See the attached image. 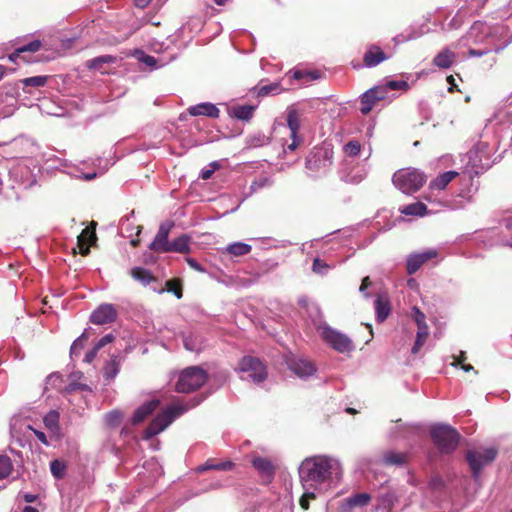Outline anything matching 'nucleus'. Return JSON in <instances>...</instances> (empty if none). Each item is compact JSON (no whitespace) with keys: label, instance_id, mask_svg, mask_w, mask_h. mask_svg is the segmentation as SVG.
Masks as SVG:
<instances>
[{"label":"nucleus","instance_id":"a211bd4d","mask_svg":"<svg viewBox=\"0 0 512 512\" xmlns=\"http://www.w3.org/2000/svg\"><path fill=\"white\" fill-rule=\"evenodd\" d=\"M490 146L487 142H478L470 151V159L475 163L478 162L482 167H489V159L491 156Z\"/></svg>","mask_w":512,"mask_h":512},{"label":"nucleus","instance_id":"79ce46f5","mask_svg":"<svg viewBox=\"0 0 512 512\" xmlns=\"http://www.w3.org/2000/svg\"><path fill=\"white\" fill-rule=\"evenodd\" d=\"M13 471V464L9 456L0 454V480L8 478Z\"/></svg>","mask_w":512,"mask_h":512},{"label":"nucleus","instance_id":"ea45409f","mask_svg":"<svg viewBox=\"0 0 512 512\" xmlns=\"http://www.w3.org/2000/svg\"><path fill=\"white\" fill-rule=\"evenodd\" d=\"M119 373V364L116 357H113L104 367L103 375L107 384H109Z\"/></svg>","mask_w":512,"mask_h":512},{"label":"nucleus","instance_id":"39448f33","mask_svg":"<svg viewBox=\"0 0 512 512\" xmlns=\"http://www.w3.org/2000/svg\"><path fill=\"white\" fill-rule=\"evenodd\" d=\"M317 331L322 340L339 353H349L355 349L352 340L346 334L326 323L320 324L317 327Z\"/></svg>","mask_w":512,"mask_h":512},{"label":"nucleus","instance_id":"603ef678","mask_svg":"<svg viewBox=\"0 0 512 512\" xmlns=\"http://www.w3.org/2000/svg\"><path fill=\"white\" fill-rule=\"evenodd\" d=\"M281 91V86L279 83H271L268 85H263L258 90V96H267V95H276Z\"/></svg>","mask_w":512,"mask_h":512},{"label":"nucleus","instance_id":"338daca9","mask_svg":"<svg viewBox=\"0 0 512 512\" xmlns=\"http://www.w3.org/2000/svg\"><path fill=\"white\" fill-rule=\"evenodd\" d=\"M443 481L440 477H434L429 481V487L432 489H441Z\"/></svg>","mask_w":512,"mask_h":512},{"label":"nucleus","instance_id":"58836bf2","mask_svg":"<svg viewBox=\"0 0 512 512\" xmlns=\"http://www.w3.org/2000/svg\"><path fill=\"white\" fill-rule=\"evenodd\" d=\"M508 43H509V41H504V43L500 44V45L488 44V46L485 47L484 49L469 48L468 55L470 57H481L491 51L499 52V51L503 50L508 45Z\"/></svg>","mask_w":512,"mask_h":512},{"label":"nucleus","instance_id":"f704fd0d","mask_svg":"<svg viewBox=\"0 0 512 512\" xmlns=\"http://www.w3.org/2000/svg\"><path fill=\"white\" fill-rule=\"evenodd\" d=\"M373 91L367 90L360 97V111L363 115H367L373 108V106L378 102L376 97L373 96Z\"/></svg>","mask_w":512,"mask_h":512},{"label":"nucleus","instance_id":"bb28decb","mask_svg":"<svg viewBox=\"0 0 512 512\" xmlns=\"http://www.w3.org/2000/svg\"><path fill=\"white\" fill-rule=\"evenodd\" d=\"M190 251V237L187 234H182L178 238L171 241L164 249L165 253L176 252V253H188Z\"/></svg>","mask_w":512,"mask_h":512},{"label":"nucleus","instance_id":"c03bdc74","mask_svg":"<svg viewBox=\"0 0 512 512\" xmlns=\"http://www.w3.org/2000/svg\"><path fill=\"white\" fill-rule=\"evenodd\" d=\"M43 421L50 431L56 432L59 428V413L52 410L45 415Z\"/></svg>","mask_w":512,"mask_h":512},{"label":"nucleus","instance_id":"aec40b11","mask_svg":"<svg viewBox=\"0 0 512 512\" xmlns=\"http://www.w3.org/2000/svg\"><path fill=\"white\" fill-rule=\"evenodd\" d=\"M183 344L186 350L199 353L205 348L206 340L199 332H189L183 335Z\"/></svg>","mask_w":512,"mask_h":512},{"label":"nucleus","instance_id":"a18cd8bd","mask_svg":"<svg viewBox=\"0 0 512 512\" xmlns=\"http://www.w3.org/2000/svg\"><path fill=\"white\" fill-rule=\"evenodd\" d=\"M332 269V266L326 263L325 261L321 260L319 257H315L313 259L312 264V271L313 273L325 276L329 273V271Z\"/></svg>","mask_w":512,"mask_h":512},{"label":"nucleus","instance_id":"2eb2a0df","mask_svg":"<svg viewBox=\"0 0 512 512\" xmlns=\"http://www.w3.org/2000/svg\"><path fill=\"white\" fill-rule=\"evenodd\" d=\"M287 126L290 130V137L292 139L291 144L287 146V150L294 151L301 141V138L298 136L300 119L298 112L295 109H289L287 112Z\"/></svg>","mask_w":512,"mask_h":512},{"label":"nucleus","instance_id":"4be33fe9","mask_svg":"<svg viewBox=\"0 0 512 512\" xmlns=\"http://www.w3.org/2000/svg\"><path fill=\"white\" fill-rule=\"evenodd\" d=\"M188 112L192 116H207L214 119L218 118L220 115V110L217 106L210 102L193 105L188 108Z\"/></svg>","mask_w":512,"mask_h":512},{"label":"nucleus","instance_id":"473e14b6","mask_svg":"<svg viewBox=\"0 0 512 512\" xmlns=\"http://www.w3.org/2000/svg\"><path fill=\"white\" fill-rule=\"evenodd\" d=\"M399 211L406 216H424L427 213V207L422 202H415L400 207Z\"/></svg>","mask_w":512,"mask_h":512},{"label":"nucleus","instance_id":"b1692460","mask_svg":"<svg viewBox=\"0 0 512 512\" xmlns=\"http://www.w3.org/2000/svg\"><path fill=\"white\" fill-rule=\"evenodd\" d=\"M388 59V56L379 46L371 45L364 54L363 61L366 67H375Z\"/></svg>","mask_w":512,"mask_h":512},{"label":"nucleus","instance_id":"0eeeda50","mask_svg":"<svg viewBox=\"0 0 512 512\" xmlns=\"http://www.w3.org/2000/svg\"><path fill=\"white\" fill-rule=\"evenodd\" d=\"M431 437L435 445L443 453H451L459 443L460 435L456 429L449 425H436L431 430Z\"/></svg>","mask_w":512,"mask_h":512},{"label":"nucleus","instance_id":"20e7f679","mask_svg":"<svg viewBox=\"0 0 512 512\" xmlns=\"http://www.w3.org/2000/svg\"><path fill=\"white\" fill-rule=\"evenodd\" d=\"M392 181L402 193L412 195L423 187L426 175L416 168H404L394 173Z\"/></svg>","mask_w":512,"mask_h":512},{"label":"nucleus","instance_id":"5fc2aeb1","mask_svg":"<svg viewBox=\"0 0 512 512\" xmlns=\"http://www.w3.org/2000/svg\"><path fill=\"white\" fill-rule=\"evenodd\" d=\"M360 150L361 145L356 140H351L344 146L345 153L351 157L357 156L360 153Z\"/></svg>","mask_w":512,"mask_h":512},{"label":"nucleus","instance_id":"dca6fc26","mask_svg":"<svg viewBox=\"0 0 512 512\" xmlns=\"http://www.w3.org/2000/svg\"><path fill=\"white\" fill-rule=\"evenodd\" d=\"M371 501V495L369 493H356L345 498L340 505L342 512H354L355 509L363 508Z\"/></svg>","mask_w":512,"mask_h":512},{"label":"nucleus","instance_id":"7ed1b4c3","mask_svg":"<svg viewBox=\"0 0 512 512\" xmlns=\"http://www.w3.org/2000/svg\"><path fill=\"white\" fill-rule=\"evenodd\" d=\"M189 406L173 404L158 414L143 432V439L148 440L164 431L176 418L189 410Z\"/></svg>","mask_w":512,"mask_h":512},{"label":"nucleus","instance_id":"cd10ccee","mask_svg":"<svg viewBox=\"0 0 512 512\" xmlns=\"http://www.w3.org/2000/svg\"><path fill=\"white\" fill-rule=\"evenodd\" d=\"M374 307L377 322H384L388 318L391 311L389 300L382 296H378L374 301Z\"/></svg>","mask_w":512,"mask_h":512},{"label":"nucleus","instance_id":"8fccbe9b","mask_svg":"<svg viewBox=\"0 0 512 512\" xmlns=\"http://www.w3.org/2000/svg\"><path fill=\"white\" fill-rule=\"evenodd\" d=\"M66 464L65 462L55 459L50 463V471L56 479H62L65 475Z\"/></svg>","mask_w":512,"mask_h":512},{"label":"nucleus","instance_id":"5701e85b","mask_svg":"<svg viewBox=\"0 0 512 512\" xmlns=\"http://www.w3.org/2000/svg\"><path fill=\"white\" fill-rule=\"evenodd\" d=\"M409 455L394 450L385 451L381 457V463L385 466L402 467L408 463Z\"/></svg>","mask_w":512,"mask_h":512},{"label":"nucleus","instance_id":"a878e982","mask_svg":"<svg viewBox=\"0 0 512 512\" xmlns=\"http://www.w3.org/2000/svg\"><path fill=\"white\" fill-rule=\"evenodd\" d=\"M456 60V54L449 48L440 51L433 59V64L441 69L450 68Z\"/></svg>","mask_w":512,"mask_h":512},{"label":"nucleus","instance_id":"37998d69","mask_svg":"<svg viewBox=\"0 0 512 512\" xmlns=\"http://www.w3.org/2000/svg\"><path fill=\"white\" fill-rule=\"evenodd\" d=\"M47 81H48V76H44V75L27 77V78L20 80L24 89L28 88V87H34V88L43 87L47 83Z\"/></svg>","mask_w":512,"mask_h":512},{"label":"nucleus","instance_id":"69168bd1","mask_svg":"<svg viewBox=\"0 0 512 512\" xmlns=\"http://www.w3.org/2000/svg\"><path fill=\"white\" fill-rule=\"evenodd\" d=\"M98 351L99 349H96V346L94 345V347L85 354L84 362L90 364L95 359Z\"/></svg>","mask_w":512,"mask_h":512},{"label":"nucleus","instance_id":"6ab92c4d","mask_svg":"<svg viewBox=\"0 0 512 512\" xmlns=\"http://www.w3.org/2000/svg\"><path fill=\"white\" fill-rule=\"evenodd\" d=\"M159 404L160 401L158 399H152L139 406L132 415L131 423L133 425H137L143 422L150 414H152L157 409Z\"/></svg>","mask_w":512,"mask_h":512},{"label":"nucleus","instance_id":"774afa93","mask_svg":"<svg viewBox=\"0 0 512 512\" xmlns=\"http://www.w3.org/2000/svg\"><path fill=\"white\" fill-rule=\"evenodd\" d=\"M187 262H188L189 266L191 268H193L194 270L199 271V272H204V268L195 259L188 258Z\"/></svg>","mask_w":512,"mask_h":512},{"label":"nucleus","instance_id":"4d7b16f0","mask_svg":"<svg viewBox=\"0 0 512 512\" xmlns=\"http://www.w3.org/2000/svg\"><path fill=\"white\" fill-rule=\"evenodd\" d=\"M369 91H373V96L376 97L378 101L384 100L388 97V89L387 86L384 84L377 85L373 88H370Z\"/></svg>","mask_w":512,"mask_h":512},{"label":"nucleus","instance_id":"7c9ffc66","mask_svg":"<svg viewBox=\"0 0 512 512\" xmlns=\"http://www.w3.org/2000/svg\"><path fill=\"white\" fill-rule=\"evenodd\" d=\"M130 274L134 280L140 282L144 286H147L156 280L148 269L142 267H134L131 269Z\"/></svg>","mask_w":512,"mask_h":512},{"label":"nucleus","instance_id":"393cba45","mask_svg":"<svg viewBox=\"0 0 512 512\" xmlns=\"http://www.w3.org/2000/svg\"><path fill=\"white\" fill-rule=\"evenodd\" d=\"M459 173L457 171H446L440 175H438L435 179H433L429 184L430 190H444L451 181H453Z\"/></svg>","mask_w":512,"mask_h":512},{"label":"nucleus","instance_id":"3c124183","mask_svg":"<svg viewBox=\"0 0 512 512\" xmlns=\"http://www.w3.org/2000/svg\"><path fill=\"white\" fill-rule=\"evenodd\" d=\"M428 333H429L428 327H423L422 330L417 331L416 340H415V343L411 350V352L413 354H417L419 352V350L424 345V343L427 339Z\"/></svg>","mask_w":512,"mask_h":512},{"label":"nucleus","instance_id":"e433bc0d","mask_svg":"<svg viewBox=\"0 0 512 512\" xmlns=\"http://www.w3.org/2000/svg\"><path fill=\"white\" fill-rule=\"evenodd\" d=\"M116 61V57L112 55H101L87 61V67L93 70H101L103 65L111 64Z\"/></svg>","mask_w":512,"mask_h":512},{"label":"nucleus","instance_id":"9b49d317","mask_svg":"<svg viewBox=\"0 0 512 512\" xmlns=\"http://www.w3.org/2000/svg\"><path fill=\"white\" fill-rule=\"evenodd\" d=\"M287 365L289 370L301 379H308L317 371L313 362L301 357L290 358L287 361Z\"/></svg>","mask_w":512,"mask_h":512},{"label":"nucleus","instance_id":"423d86ee","mask_svg":"<svg viewBox=\"0 0 512 512\" xmlns=\"http://www.w3.org/2000/svg\"><path fill=\"white\" fill-rule=\"evenodd\" d=\"M333 150L328 146L314 147L306 158L305 167L311 175L325 173L332 165Z\"/></svg>","mask_w":512,"mask_h":512},{"label":"nucleus","instance_id":"680f3d73","mask_svg":"<svg viewBox=\"0 0 512 512\" xmlns=\"http://www.w3.org/2000/svg\"><path fill=\"white\" fill-rule=\"evenodd\" d=\"M114 335L109 333V334H106L104 335L96 344V349H101L102 347H104L105 345L111 343L113 340H114Z\"/></svg>","mask_w":512,"mask_h":512},{"label":"nucleus","instance_id":"72a5a7b5","mask_svg":"<svg viewBox=\"0 0 512 512\" xmlns=\"http://www.w3.org/2000/svg\"><path fill=\"white\" fill-rule=\"evenodd\" d=\"M136 58L139 62L145 64L151 69H157L165 65V62L162 59L155 58L154 56L144 53L143 51H137Z\"/></svg>","mask_w":512,"mask_h":512},{"label":"nucleus","instance_id":"09e8293b","mask_svg":"<svg viewBox=\"0 0 512 512\" xmlns=\"http://www.w3.org/2000/svg\"><path fill=\"white\" fill-rule=\"evenodd\" d=\"M273 184V179L269 176H260L259 178L255 179L251 185H250V192L255 193L258 190L270 187Z\"/></svg>","mask_w":512,"mask_h":512},{"label":"nucleus","instance_id":"bf43d9fd","mask_svg":"<svg viewBox=\"0 0 512 512\" xmlns=\"http://www.w3.org/2000/svg\"><path fill=\"white\" fill-rule=\"evenodd\" d=\"M88 237L86 230H84L81 235L78 237V244L80 247V251L83 255H87L89 253V244L85 243V239Z\"/></svg>","mask_w":512,"mask_h":512},{"label":"nucleus","instance_id":"e2e57ef3","mask_svg":"<svg viewBox=\"0 0 512 512\" xmlns=\"http://www.w3.org/2000/svg\"><path fill=\"white\" fill-rule=\"evenodd\" d=\"M28 428L30 430L33 431V433L35 434L36 438L44 445L48 446L49 445V442L47 440V436L46 434L43 432V431H40V430H37V429H34L32 426H28Z\"/></svg>","mask_w":512,"mask_h":512},{"label":"nucleus","instance_id":"1a4fd4ad","mask_svg":"<svg viewBox=\"0 0 512 512\" xmlns=\"http://www.w3.org/2000/svg\"><path fill=\"white\" fill-rule=\"evenodd\" d=\"M241 378L254 383H261L267 378V368L264 363L253 356H244L239 363Z\"/></svg>","mask_w":512,"mask_h":512},{"label":"nucleus","instance_id":"a19ab883","mask_svg":"<svg viewBox=\"0 0 512 512\" xmlns=\"http://www.w3.org/2000/svg\"><path fill=\"white\" fill-rule=\"evenodd\" d=\"M123 419L122 411L118 409L107 412L104 416L105 423L110 428L118 427Z\"/></svg>","mask_w":512,"mask_h":512},{"label":"nucleus","instance_id":"2f4dec72","mask_svg":"<svg viewBox=\"0 0 512 512\" xmlns=\"http://www.w3.org/2000/svg\"><path fill=\"white\" fill-rule=\"evenodd\" d=\"M234 463L231 461H221V462H215L214 460L210 459L206 461L203 465L199 466L197 468L198 472H205L208 470H221V471H229L233 468Z\"/></svg>","mask_w":512,"mask_h":512},{"label":"nucleus","instance_id":"c85d7f7f","mask_svg":"<svg viewBox=\"0 0 512 512\" xmlns=\"http://www.w3.org/2000/svg\"><path fill=\"white\" fill-rule=\"evenodd\" d=\"M254 110L255 106L253 105H240L229 108L228 113L231 117L248 121L252 118Z\"/></svg>","mask_w":512,"mask_h":512},{"label":"nucleus","instance_id":"f8f14e48","mask_svg":"<svg viewBox=\"0 0 512 512\" xmlns=\"http://www.w3.org/2000/svg\"><path fill=\"white\" fill-rule=\"evenodd\" d=\"M438 251L436 249H427L422 252H414L406 258V270L409 275L416 273L421 266L430 259L436 258Z\"/></svg>","mask_w":512,"mask_h":512},{"label":"nucleus","instance_id":"ddd939ff","mask_svg":"<svg viewBox=\"0 0 512 512\" xmlns=\"http://www.w3.org/2000/svg\"><path fill=\"white\" fill-rule=\"evenodd\" d=\"M117 318V311L113 304L99 305L90 315V321L96 325L113 323Z\"/></svg>","mask_w":512,"mask_h":512},{"label":"nucleus","instance_id":"c756f323","mask_svg":"<svg viewBox=\"0 0 512 512\" xmlns=\"http://www.w3.org/2000/svg\"><path fill=\"white\" fill-rule=\"evenodd\" d=\"M251 250L252 246L250 244L244 242H233L225 247L223 253L239 257L249 254Z\"/></svg>","mask_w":512,"mask_h":512},{"label":"nucleus","instance_id":"864d4df0","mask_svg":"<svg viewBox=\"0 0 512 512\" xmlns=\"http://www.w3.org/2000/svg\"><path fill=\"white\" fill-rule=\"evenodd\" d=\"M412 315H413V319L414 321L416 322L417 326H418V330H422L423 327H428L427 324H426V316L425 314L420 311V309L416 306H414L412 308Z\"/></svg>","mask_w":512,"mask_h":512},{"label":"nucleus","instance_id":"6e6d98bb","mask_svg":"<svg viewBox=\"0 0 512 512\" xmlns=\"http://www.w3.org/2000/svg\"><path fill=\"white\" fill-rule=\"evenodd\" d=\"M387 86L388 91L389 90H408L409 84L405 80H389L385 83Z\"/></svg>","mask_w":512,"mask_h":512},{"label":"nucleus","instance_id":"13d9d810","mask_svg":"<svg viewBox=\"0 0 512 512\" xmlns=\"http://www.w3.org/2000/svg\"><path fill=\"white\" fill-rule=\"evenodd\" d=\"M219 167V164L217 161H214V162H211L209 164V167L208 168H204L201 170L200 172V177L203 179V180H208L211 178V176L213 175V173L215 172V170Z\"/></svg>","mask_w":512,"mask_h":512},{"label":"nucleus","instance_id":"6e6552de","mask_svg":"<svg viewBox=\"0 0 512 512\" xmlns=\"http://www.w3.org/2000/svg\"><path fill=\"white\" fill-rule=\"evenodd\" d=\"M207 380L206 372L197 366L184 369L176 383V390L180 393H190L200 388Z\"/></svg>","mask_w":512,"mask_h":512},{"label":"nucleus","instance_id":"9d476101","mask_svg":"<svg viewBox=\"0 0 512 512\" xmlns=\"http://www.w3.org/2000/svg\"><path fill=\"white\" fill-rule=\"evenodd\" d=\"M496 455L497 451L494 448L468 451L466 460L472 470L473 477L477 478L483 467L493 462Z\"/></svg>","mask_w":512,"mask_h":512},{"label":"nucleus","instance_id":"de8ad7c7","mask_svg":"<svg viewBox=\"0 0 512 512\" xmlns=\"http://www.w3.org/2000/svg\"><path fill=\"white\" fill-rule=\"evenodd\" d=\"M269 143V138L263 133H257L251 135L247 138V145L250 148H257L267 145Z\"/></svg>","mask_w":512,"mask_h":512},{"label":"nucleus","instance_id":"f3484780","mask_svg":"<svg viewBox=\"0 0 512 512\" xmlns=\"http://www.w3.org/2000/svg\"><path fill=\"white\" fill-rule=\"evenodd\" d=\"M173 224L171 222L163 223L160 225L159 230L151 242L149 248L156 252L165 253L164 249L168 247L169 241L168 236Z\"/></svg>","mask_w":512,"mask_h":512},{"label":"nucleus","instance_id":"052dcab7","mask_svg":"<svg viewBox=\"0 0 512 512\" xmlns=\"http://www.w3.org/2000/svg\"><path fill=\"white\" fill-rule=\"evenodd\" d=\"M394 500L392 494H385L379 498V507L389 508L393 505Z\"/></svg>","mask_w":512,"mask_h":512},{"label":"nucleus","instance_id":"412c9836","mask_svg":"<svg viewBox=\"0 0 512 512\" xmlns=\"http://www.w3.org/2000/svg\"><path fill=\"white\" fill-rule=\"evenodd\" d=\"M252 465L266 483L273 479L274 467L270 460L263 457H254L252 459Z\"/></svg>","mask_w":512,"mask_h":512},{"label":"nucleus","instance_id":"0e129e2a","mask_svg":"<svg viewBox=\"0 0 512 512\" xmlns=\"http://www.w3.org/2000/svg\"><path fill=\"white\" fill-rule=\"evenodd\" d=\"M67 390L69 392H72V391H76V390H81V391H90V388L88 387V385L86 384H81V383H70L68 386H67Z\"/></svg>","mask_w":512,"mask_h":512},{"label":"nucleus","instance_id":"f03ea898","mask_svg":"<svg viewBox=\"0 0 512 512\" xmlns=\"http://www.w3.org/2000/svg\"><path fill=\"white\" fill-rule=\"evenodd\" d=\"M504 31L501 25L490 27L485 22L476 21L470 27L469 31L463 36L454 47H470L472 44H494L493 39Z\"/></svg>","mask_w":512,"mask_h":512},{"label":"nucleus","instance_id":"f257e3e1","mask_svg":"<svg viewBox=\"0 0 512 512\" xmlns=\"http://www.w3.org/2000/svg\"><path fill=\"white\" fill-rule=\"evenodd\" d=\"M341 473V464L335 458L316 455L304 459L299 466V477L304 489V494L300 499L301 507L305 510L308 509L309 499L315 498L317 493L330 488L333 480H338Z\"/></svg>","mask_w":512,"mask_h":512},{"label":"nucleus","instance_id":"4468645a","mask_svg":"<svg viewBox=\"0 0 512 512\" xmlns=\"http://www.w3.org/2000/svg\"><path fill=\"white\" fill-rule=\"evenodd\" d=\"M487 1L488 0H465L466 7L459 9L457 14L450 21L449 26L454 29L460 27L464 16L478 13Z\"/></svg>","mask_w":512,"mask_h":512},{"label":"nucleus","instance_id":"c9c22d12","mask_svg":"<svg viewBox=\"0 0 512 512\" xmlns=\"http://www.w3.org/2000/svg\"><path fill=\"white\" fill-rule=\"evenodd\" d=\"M321 77L320 72L316 70H296L293 72V78L301 81L303 84L309 83L314 80H318Z\"/></svg>","mask_w":512,"mask_h":512},{"label":"nucleus","instance_id":"4c0bfd02","mask_svg":"<svg viewBox=\"0 0 512 512\" xmlns=\"http://www.w3.org/2000/svg\"><path fill=\"white\" fill-rule=\"evenodd\" d=\"M41 42L38 40L31 41L30 43L23 45L22 47L18 48L15 52L9 55V60L12 62H16L17 59L21 56L24 52H36L40 49Z\"/></svg>","mask_w":512,"mask_h":512},{"label":"nucleus","instance_id":"49530a36","mask_svg":"<svg viewBox=\"0 0 512 512\" xmlns=\"http://www.w3.org/2000/svg\"><path fill=\"white\" fill-rule=\"evenodd\" d=\"M88 340V335L83 332L71 345L70 348V356L71 358L77 357L80 355L82 348L84 347L86 341Z\"/></svg>","mask_w":512,"mask_h":512}]
</instances>
